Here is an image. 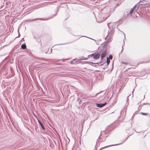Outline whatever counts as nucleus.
Returning a JSON list of instances; mask_svg holds the SVG:
<instances>
[{
    "label": "nucleus",
    "instance_id": "obj_33",
    "mask_svg": "<svg viewBox=\"0 0 150 150\" xmlns=\"http://www.w3.org/2000/svg\"><path fill=\"white\" fill-rule=\"evenodd\" d=\"M134 89H135V88H134V89L133 90V91H132V93H133V91H134Z\"/></svg>",
    "mask_w": 150,
    "mask_h": 150
},
{
    "label": "nucleus",
    "instance_id": "obj_18",
    "mask_svg": "<svg viewBox=\"0 0 150 150\" xmlns=\"http://www.w3.org/2000/svg\"><path fill=\"white\" fill-rule=\"evenodd\" d=\"M141 113L142 115H146L148 114V113H144V112H141Z\"/></svg>",
    "mask_w": 150,
    "mask_h": 150
},
{
    "label": "nucleus",
    "instance_id": "obj_21",
    "mask_svg": "<svg viewBox=\"0 0 150 150\" xmlns=\"http://www.w3.org/2000/svg\"><path fill=\"white\" fill-rule=\"evenodd\" d=\"M18 36L17 37V38L19 37L20 36V32H19L18 30Z\"/></svg>",
    "mask_w": 150,
    "mask_h": 150
},
{
    "label": "nucleus",
    "instance_id": "obj_36",
    "mask_svg": "<svg viewBox=\"0 0 150 150\" xmlns=\"http://www.w3.org/2000/svg\"><path fill=\"white\" fill-rule=\"evenodd\" d=\"M124 34L125 35V33H124Z\"/></svg>",
    "mask_w": 150,
    "mask_h": 150
},
{
    "label": "nucleus",
    "instance_id": "obj_19",
    "mask_svg": "<svg viewBox=\"0 0 150 150\" xmlns=\"http://www.w3.org/2000/svg\"><path fill=\"white\" fill-rule=\"evenodd\" d=\"M70 63L71 64H76L75 62H74L73 61H70Z\"/></svg>",
    "mask_w": 150,
    "mask_h": 150
},
{
    "label": "nucleus",
    "instance_id": "obj_17",
    "mask_svg": "<svg viewBox=\"0 0 150 150\" xmlns=\"http://www.w3.org/2000/svg\"><path fill=\"white\" fill-rule=\"evenodd\" d=\"M40 126H41V127L42 128V129L43 130H44L45 129V128L44 127V125H43V124L42 125H41Z\"/></svg>",
    "mask_w": 150,
    "mask_h": 150
},
{
    "label": "nucleus",
    "instance_id": "obj_15",
    "mask_svg": "<svg viewBox=\"0 0 150 150\" xmlns=\"http://www.w3.org/2000/svg\"><path fill=\"white\" fill-rule=\"evenodd\" d=\"M71 43V42H68V43H62V44H59L56 45H64L70 43Z\"/></svg>",
    "mask_w": 150,
    "mask_h": 150
},
{
    "label": "nucleus",
    "instance_id": "obj_23",
    "mask_svg": "<svg viewBox=\"0 0 150 150\" xmlns=\"http://www.w3.org/2000/svg\"><path fill=\"white\" fill-rule=\"evenodd\" d=\"M103 132H104L105 134H107L108 133V131H105V132L104 131H103Z\"/></svg>",
    "mask_w": 150,
    "mask_h": 150
},
{
    "label": "nucleus",
    "instance_id": "obj_14",
    "mask_svg": "<svg viewBox=\"0 0 150 150\" xmlns=\"http://www.w3.org/2000/svg\"><path fill=\"white\" fill-rule=\"evenodd\" d=\"M110 62V60L109 59H108V57H107V60H106V63H107V66H108Z\"/></svg>",
    "mask_w": 150,
    "mask_h": 150
},
{
    "label": "nucleus",
    "instance_id": "obj_8",
    "mask_svg": "<svg viewBox=\"0 0 150 150\" xmlns=\"http://www.w3.org/2000/svg\"><path fill=\"white\" fill-rule=\"evenodd\" d=\"M107 103V102H105L104 103H96V105L97 107L100 108L103 107Z\"/></svg>",
    "mask_w": 150,
    "mask_h": 150
},
{
    "label": "nucleus",
    "instance_id": "obj_35",
    "mask_svg": "<svg viewBox=\"0 0 150 150\" xmlns=\"http://www.w3.org/2000/svg\"><path fill=\"white\" fill-rule=\"evenodd\" d=\"M122 51H121L122 52V50H123V46H122Z\"/></svg>",
    "mask_w": 150,
    "mask_h": 150
},
{
    "label": "nucleus",
    "instance_id": "obj_32",
    "mask_svg": "<svg viewBox=\"0 0 150 150\" xmlns=\"http://www.w3.org/2000/svg\"><path fill=\"white\" fill-rule=\"evenodd\" d=\"M90 38L91 39H92V40H94L96 42V40H94V39H91V38Z\"/></svg>",
    "mask_w": 150,
    "mask_h": 150
},
{
    "label": "nucleus",
    "instance_id": "obj_22",
    "mask_svg": "<svg viewBox=\"0 0 150 150\" xmlns=\"http://www.w3.org/2000/svg\"><path fill=\"white\" fill-rule=\"evenodd\" d=\"M38 122L40 124V125L41 126V125H42V124L41 122H40V121H39V120H38Z\"/></svg>",
    "mask_w": 150,
    "mask_h": 150
},
{
    "label": "nucleus",
    "instance_id": "obj_48",
    "mask_svg": "<svg viewBox=\"0 0 150 150\" xmlns=\"http://www.w3.org/2000/svg\"><path fill=\"white\" fill-rule=\"evenodd\" d=\"M96 44H97V45H98V43H96Z\"/></svg>",
    "mask_w": 150,
    "mask_h": 150
},
{
    "label": "nucleus",
    "instance_id": "obj_2",
    "mask_svg": "<svg viewBox=\"0 0 150 150\" xmlns=\"http://www.w3.org/2000/svg\"><path fill=\"white\" fill-rule=\"evenodd\" d=\"M99 54H100L101 55L100 58L101 59V61L100 62V63L102 61L103 59L105 57L106 55L107 54V51L105 49H101L99 50Z\"/></svg>",
    "mask_w": 150,
    "mask_h": 150
},
{
    "label": "nucleus",
    "instance_id": "obj_46",
    "mask_svg": "<svg viewBox=\"0 0 150 150\" xmlns=\"http://www.w3.org/2000/svg\"><path fill=\"white\" fill-rule=\"evenodd\" d=\"M124 43H125V42H124Z\"/></svg>",
    "mask_w": 150,
    "mask_h": 150
},
{
    "label": "nucleus",
    "instance_id": "obj_28",
    "mask_svg": "<svg viewBox=\"0 0 150 150\" xmlns=\"http://www.w3.org/2000/svg\"><path fill=\"white\" fill-rule=\"evenodd\" d=\"M141 2H143V1H142H142L141 0H140V2L139 3H140Z\"/></svg>",
    "mask_w": 150,
    "mask_h": 150
},
{
    "label": "nucleus",
    "instance_id": "obj_25",
    "mask_svg": "<svg viewBox=\"0 0 150 150\" xmlns=\"http://www.w3.org/2000/svg\"><path fill=\"white\" fill-rule=\"evenodd\" d=\"M134 131L137 133H139V132H141V131H138V132H137V131H136L135 130H134Z\"/></svg>",
    "mask_w": 150,
    "mask_h": 150
},
{
    "label": "nucleus",
    "instance_id": "obj_43",
    "mask_svg": "<svg viewBox=\"0 0 150 150\" xmlns=\"http://www.w3.org/2000/svg\"><path fill=\"white\" fill-rule=\"evenodd\" d=\"M144 97H145V96H144Z\"/></svg>",
    "mask_w": 150,
    "mask_h": 150
},
{
    "label": "nucleus",
    "instance_id": "obj_24",
    "mask_svg": "<svg viewBox=\"0 0 150 150\" xmlns=\"http://www.w3.org/2000/svg\"><path fill=\"white\" fill-rule=\"evenodd\" d=\"M122 63L124 64H127V63L126 62H122Z\"/></svg>",
    "mask_w": 150,
    "mask_h": 150
},
{
    "label": "nucleus",
    "instance_id": "obj_27",
    "mask_svg": "<svg viewBox=\"0 0 150 150\" xmlns=\"http://www.w3.org/2000/svg\"><path fill=\"white\" fill-rule=\"evenodd\" d=\"M81 103V100H80L79 102V104H80Z\"/></svg>",
    "mask_w": 150,
    "mask_h": 150
},
{
    "label": "nucleus",
    "instance_id": "obj_34",
    "mask_svg": "<svg viewBox=\"0 0 150 150\" xmlns=\"http://www.w3.org/2000/svg\"><path fill=\"white\" fill-rule=\"evenodd\" d=\"M108 41H109V42H110V39H109L108 38Z\"/></svg>",
    "mask_w": 150,
    "mask_h": 150
},
{
    "label": "nucleus",
    "instance_id": "obj_29",
    "mask_svg": "<svg viewBox=\"0 0 150 150\" xmlns=\"http://www.w3.org/2000/svg\"><path fill=\"white\" fill-rule=\"evenodd\" d=\"M146 104H149V105H150V103H145Z\"/></svg>",
    "mask_w": 150,
    "mask_h": 150
},
{
    "label": "nucleus",
    "instance_id": "obj_12",
    "mask_svg": "<svg viewBox=\"0 0 150 150\" xmlns=\"http://www.w3.org/2000/svg\"><path fill=\"white\" fill-rule=\"evenodd\" d=\"M139 4H140L139 3H137L134 6L133 8L135 9H136V8L137 6H138L137 8H138L140 6H139Z\"/></svg>",
    "mask_w": 150,
    "mask_h": 150
},
{
    "label": "nucleus",
    "instance_id": "obj_40",
    "mask_svg": "<svg viewBox=\"0 0 150 150\" xmlns=\"http://www.w3.org/2000/svg\"><path fill=\"white\" fill-rule=\"evenodd\" d=\"M108 136V135L106 136V137H107Z\"/></svg>",
    "mask_w": 150,
    "mask_h": 150
},
{
    "label": "nucleus",
    "instance_id": "obj_41",
    "mask_svg": "<svg viewBox=\"0 0 150 150\" xmlns=\"http://www.w3.org/2000/svg\"><path fill=\"white\" fill-rule=\"evenodd\" d=\"M105 139H104V140H103V141H104V140H105Z\"/></svg>",
    "mask_w": 150,
    "mask_h": 150
},
{
    "label": "nucleus",
    "instance_id": "obj_38",
    "mask_svg": "<svg viewBox=\"0 0 150 150\" xmlns=\"http://www.w3.org/2000/svg\"><path fill=\"white\" fill-rule=\"evenodd\" d=\"M99 141V140H98V139L97 140V141Z\"/></svg>",
    "mask_w": 150,
    "mask_h": 150
},
{
    "label": "nucleus",
    "instance_id": "obj_3",
    "mask_svg": "<svg viewBox=\"0 0 150 150\" xmlns=\"http://www.w3.org/2000/svg\"><path fill=\"white\" fill-rule=\"evenodd\" d=\"M109 17L108 15H106L105 16L104 14H103L101 13H100L99 14L98 17L100 20V21H103L105 20Z\"/></svg>",
    "mask_w": 150,
    "mask_h": 150
},
{
    "label": "nucleus",
    "instance_id": "obj_1",
    "mask_svg": "<svg viewBox=\"0 0 150 150\" xmlns=\"http://www.w3.org/2000/svg\"><path fill=\"white\" fill-rule=\"evenodd\" d=\"M58 10H59L58 8V7H57L55 14L53 15L51 17H49L46 19V18L43 19L42 18H35L33 19H29V20H28L29 21H35L37 20H42V21L47 20L50 19L51 18H52L55 15H56Z\"/></svg>",
    "mask_w": 150,
    "mask_h": 150
},
{
    "label": "nucleus",
    "instance_id": "obj_30",
    "mask_svg": "<svg viewBox=\"0 0 150 150\" xmlns=\"http://www.w3.org/2000/svg\"><path fill=\"white\" fill-rule=\"evenodd\" d=\"M99 93H97L96 94V96Z\"/></svg>",
    "mask_w": 150,
    "mask_h": 150
},
{
    "label": "nucleus",
    "instance_id": "obj_45",
    "mask_svg": "<svg viewBox=\"0 0 150 150\" xmlns=\"http://www.w3.org/2000/svg\"><path fill=\"white\" fill-rule=\"evenodd\" d=\"M100 137H98V139H100Z\"/></svg>",
    "mask_w": 150,
    "mask_h": 150
},
{
    "label": "nucleus",
    "instance_id": "obj_42",
    "mask_svg": "<svg viewBox=\"0 0 150 150\" xmlns=\"http://www.w3.org/2000/svg\"><path fill=\"white\" fill-rule=\"evenodd\" d=\"M82 37H86L85 36H82Z\"/></svg>",
    "mask_w": 150,
    "mask_h": 150
},
{
    "label": "nucleus",
    "instance_id": "obj_20",
    "mask_svg": "<svg viewBox=\"0 0 150 150\" xmlns=\"http://www.w3.org/2000/svg\"><path fill=\"white\" fill-rule=\"evenodd\" d=\"M109 58L110 59H112V56L110 54L109 56Z\"/></svg>",
    "mask_w": 150,
    "mask_h": 150
},
{
    "label": "nucleus",
    "instance_id": "obj_31",
    "mask_svg": "<svg viewBox=\"0 0 150 150\" xmlns=\"http://www.w3.org/2000/svg\"><path fill=\"white\" fill-rule=\"evenodd\" d=\"M128 97L127 98V101H128V100H129V98H128Z\"/></svg>",
    "mask_w": 150,
    "mask_h": 150
},
{
    "label": "nucleus",
    "instance_id": "obj_10",
    "mask_svg": "<svg viewBox=\"0 0 150 150\" xmlns=\"http://www.w3.org/2000/svg\"><path fill=\"white\" fill-rule=\"evenodd\" d=\"M33 37L37 42H41V40L39 37H36L35 36L33 35Z\"/></svg>",
    "mask_w": 150,
    "mask_h": 150
},
{
    "label": "nucleus",
    "instance_id": "obj_47",
    "mask_svg": "<svg viewBox=\"0 0 150 150\" xmlns=\"http://www.w3.org/2000/svg\"><path fill=\"white\" fill-rule=\"evenodd\" d=\"M96 44H97V45H98V43H96Z\"/></svg>",
    "mask_w": 150,
    "mask_h": 150
},
{
    "label": "nucleus",
    "instance_id": "obj_26",
    "mask_svg": "<svg viewBox=\"0 0 150 150\" xmlns=\"http://www.w3.org/2000/svg\"><path fill=\"white\" fill-rule=\"evenodd\" d=\"M80 59H78L76 60V62L77 63H78L79 62V61L80 60Z\"/></svg>",
    "mask_w": 150,
    "mask_h": 150
},
{
    "label": "nucleus",
    "instance_id": "obj_4",
    "mask_svg": "<svg viewBox=\"0 0 150 150\" xmlns=\"http://www.w3.org/2000/svg\"><path fill=\"white\" fill-rule=\"evenodd\" d=\"M90 56L92 57H93V58L94 59H97L100 58V54H99V52L97 53H94L91 55H88V57H90Z\"/></svg>",
    "mask_w": 150,
    "mask_h": 150
},
{
    "label": "nucleus",
    "instance_id": "obj_6",
    "mask_svg": "<svg viewBox=\"0 0 150 150\" xmlns=\"http://www.w3.org/2000/svg\"><path fill=\"white\" fill-rule=\"evenodd\" d=\"M135 11H136V9H134L133 8H132L131 9V10H130V12L127 14L126 17H129V16H132V13L134 12Z\"/></svg>",
    "mask_w": 150,
    "mask_h": 150
},
{
    "label": "nucleus",
    "instance_id": "obj_5",
    "mask_svg": "<svg viewBox=\"0 0 150 150\" xmlns=\"http://www.w3.org/2000/svg\"><path fill=\"white\" fill-rule=\"evenodd\" d=\"M141 5L142 7L145 8V7H150V2L146 3L144 4H139V6H140Z\"/></svg>",
    "mask_w": 150,
    "mask_h": 150
},
{
    "label": "nucleus",
    "instance_id": "obj_39",
    "mask_svg": "<svg viewBox=\"0 0 150 150\" xmlns=\"http://www.w3.org/2000/svg\"><path fill=\"white\" fill-rule=\"evenodd\" d=\"M142 1H145V0H142Z\"/></svg>",
    "mask_w": 150,
    "mask_h": 150
},
{
    "label": "nucleus",
    "instance_id": "obj_7",
    "mask_svg": "<svg viewBox=\"0 0 150 150\" xmlns=\"http://www.w3.org/2000/svg\"><path fill=\"white\" fill-rule=\"evenodd\" d=\"M85 63H86L88 64H89L90 65H91L93 66V64H99V63H100V62H97V63H93L92 62H88V61H85L83 62ZM94 67H96V65H94L93 66Z\"/></svg>",
    "mask_w": 150,
    "mask_h": 150
},
{
    "label": "nucleus",
    "instance_id": "obj_11",
    "mask_svg": "<svg viewBox=\"0 0 150 150\" xmlns=\"http://www.w3.org/2000/svg\"><path fill=\"white\" fill-rule=\"evenodd\" d=\"M21 48L22 49H25L26 48V46L25 43L22 44L21 46Z\"/></svg>",
    "mask_w": 150,
    "mask_h": 150
},
{
    "label": "nucleus",
    "instance_id": "obj_37",
    "mask_svg": "<svg viewBox=\"0 0 150 150\" xmlns=\"http://www.w3.org/2000/svg\"><path fill=\"white\" fill-rule=\"evenodd\" d=\"M128 130H126V132H128Z\"/></svg>",
    "mask_w": 150,
    "mask_h": 150
},
{
    "label": "nucleus",
    "instance_id": "obj_16",
    "mask_svg": "<svg viewBox=\"0 0 150 150\" xmlns=\"http://www.w3.org/2000/svg\"><path fill=\"white\" fill-rule=\"evenodd\" d=\"M87 59V58H85L84 57H82L80 60H86Z\"/></svg>",
    "mask_w": 150,
    "mask_h": 150
},
{
    "label": "nucleus",
    "instance_id": "obj_13",
    "mask_svg": "<svg viewBox=\"0 0 150 150\" xmlns=\"http://www.w3.org/2000/svg\"><path fill=\"white\" fill-rule=\"evenodd\" d=\"M109 42L108 40H107L106 42L103 43V45L105 47L106 46H107Z\"/></svg>",
    "mask_w": 150,
    "mask_h": 150
},
{
    "label": "nucleus",
    "instance_id": "obj_44",
    "mask_svg": "<svg viewBox=\"0 0 150 150\" xmlns=\"http://www.w3.org/2000/svg\"><path fill=\"white\" fill-rule=\"evenodd\" d=\"M79 99H78V101H79Z\"/></svg>",
    "mask_w": 150,
    "mask_h": 150
},
{
    "label": "nucleus",
    "instance_id": "obj_9",
    "mask_svg": "<svg viewBox=\"0 0 150 150\" xmlns=\"http://www.w3.org/2000/svg\"><path fill=\"white\" fill-rule=\"evenodd\" d=\"M133 134H130L125 140V141H123V142L121 143H120V144H114V145H109V146H106L104 148H107V147H109L110 146H117V145H119V144H122L123 143L125 142L126 140L128 138V137L131 135H132Z\"/></svg>",
    "mask_w": 150,
    "mask_h": 150
}]
</instances>
